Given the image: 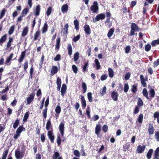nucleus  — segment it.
Here are the masks:
<instances>
[{"mask_svg":"<svg viewBox=\"0 0 159 159\" xmlns=\"http://www.w3.org/2000/svg\"><path fill=\"white\" fill-rule=\"evenodd\" d=\"M26 150V148L24 146H23L20 150L17 149L15 152V156L17 159H20L24 156Z\"/></svg>","mask_w":159,"mask_h":159,"instance_id":"f257e3e1","label":"nucleus"},{"mask_svg":"<svg viewBox=\"0 0 159 159\" xmlns=\"http://www.w3.org/2000/svg\"><path fill=\"white\" fill-rule=\"evenodd\" d=\"M34 96L35 93H32L26 98L25 102V104L26 105H29L33 102Z\"/></svg>","mask_w":159,"mask_h":159,"instance_id":"f03ea898","label":"nucleus"},{"mask_svg":"<svg viewBox=\"0 0 159 159\" xmlns=\"http://www.w3.org/2000/svg\"><path fill=\"white\" fill-rule=\"evenodd\" d=\"M90 10L92 13H97L98 10V4L97 2H94L93 5L90 7Z\"/></svg>","mask_w":159,"mask_h":159,"instance_id":"7ed1b4c3","label":"nucleus"},{"mask_svg":"<svg viewBox=\"0 0 159 159\" xmlns=\"http://www.w3.org/2000/svg\"><path fill=\"white\" fill-rule=\"evenodd\" d=\"M139 30L137 25L134 23H133L131 26V31L130 35L133 36L134 34V32Z\"/></svg>","mask_w":159,"mask_h":159,"instance_id":"20e7f679","label":"nucleus"},{"mask_svg":"<svg viewBox=\"0 0 159 159\" xmlns=\"http://www.w3.org/2000/svg\"><path fill=\"white\" fill-rule=\"evenodd\" d=\"M105 16L104 14L101 13L98 15L95 18L93 19V22L95 23L100 20L103 19L105 18Z\"/></svg>","mask_w":159,"mask_h":159,"instance_id":"39448f33","label":"nucleus"},{"mask_svg":"<svg viewBox=\"0 0 159 159\" xmlns=\"http://www.w3.org/2000/svg\"><path fill=\"white\" fill-rule=\"evenodd\" d=\"M146 148L145 145L142 146L141 145H139L137 147L136 151L139 153H140L143 152Z\"/></svg>","mask_w":159,"mask_h":159,"instance_id":"423d86ee","label":"nucleus"},{"mask_svg":"<svg viewBox=\"0 0 159 159\" xmlns=\"http://www.w3.org/2000/svg\"><path fill=\"white\" fill-rule=\"evenodd\" d=\"M84 28L85 33L88 35H89L91 33V30L89 25H85L84 26Z\"/></svg>","mask_w":159,"mask_h":159,"instance_id":"0eeeda50","label":"nucleus"},{"mask_svg":"<svg viewBox=\"0 0 159 159\" xmlns=\"http://www.w3.org/2000/svg\"><path fill=\"white\" fill-rule=\"evenodd\" d=\"M65 124L64 123H61L59 127V129L61 134L62 137L64 135V129Z\"/></svg>","mask_w":159,"mask_h":159,"instance_id":"6e6552de","label":"nucleus"},{"mask_svg":"<svg viewBox=\"0 0 159 159\" xmlns=\"http://www.w3.org/2000/svg\"><path fill=\"white\" fill-rule=\"evenodd\" d=\"M29 32V28L28 26H26L23 28L21 33V36L24 37L28 34Z\"/></svg>","mask_w":159,"mask_h":159,"instance_id":"1a4fd4ad","label":"nucleus"},{"mask_svg":"<svg viewBox=\"0 0 159 159\" xmlns=\"http://www.w3.org/2000/svg\"><path fill=\"white\" fill-rule=\"evenodd\" d=\"M111 97L113 100L115 101L118 100V94L117 92L113 91L111 94Z\"/></svg>","mask_w":159,"mask_h":159,"instance_id":"9d476101","label":"nucleus"},{"mask_svg":"<svg viewBox=\"0 0 159 159\" xmlns=\"http://www.w3.org/2000/svg\"><path fill=\"white\" fill-rule=\"evenodd\" d=\"M66 89L67 87L66 85L65 84H63L61 89V95L62 96H64L65 94Z\"/></svg>","mask_w":159,"mask_h":159,"instance_id":"9b49d317","label":"nucleus"},{"mask_svg":"<svg viewBox=\"0 0 159 159\" xmlns=\"http://www.w3.org/2000/svg\"><path fill=\"white\" fill-rule=\"evenodd\" d=\"M13 54L12 53L10 54L9 57H8L5 61V64L10 65L11 64L10 61L12 60Z\"/></svg>","mask_w":159,"mask_h":159,"instance_id":"f8f14e48","label":"nucleus"},{"mask_svg":"<svg viewBox=\"0 0 159 159\" xmlns=\"http://www.w3.org/2000/svg\"><path fill=\"white\" fill-rule=\"evenodd\" d=\"M154 129L153 125L151 124H149L148 128V132L149 135L152 134L154 132Z\"/></svg>","mask_w":159,"mask_h":159,"instance_id":"ddd939ff","label":"nucleus"},{"mask_svg":"<svg viewBox=\"0 0 159 159\" xmlns=\"http://www.w3.org/2000/svg\"><path fill=\"white\" fill-rule=\"evenodd\" d=\"M80 96V99L81 100V103L82 107H84V108H85L86 106V104L84 97L82 95H81Z\"/></svg>","mask_w":159,"mask_h":159,"instance_id":"4468645a","label":"nucleus"},{"mask_svg":"<svg viewBox=\"0 0 159 159\" xmlns=\"http://www.w3.org/2000/svg\"><path fill=\"white\" fill-rule=\"evenodd\" d=\"M48 135L52 143H53L54 142V136L53 135V133L51 131H48Z\"/></svg>","mask_w":159,"mask_h":159,"instance_id":"2eb2a0df","label":"nucleus"},{"mask_svg":"<svg viewBox=\"0 0 159 159\" xmlns=\"http://www.w3.org/2000/svg\"><path fill=\"white\" fill-rule=\"evenodd\" d=\"M68 9V5L66 4L63 5L61 8V11L63 13L67 12Z\"/></svg>","mask_w":159,"mask_h":159,"instance_id":"dca6fc26","label":"nucleus"},{"mask_svg":"<svg viewBox=\"0 0 159 159\" xmlns=\"http://www.w3.org/2000/svg\"><path fill=\"white\" fill-rule=\"evenodd\" d=\"M25 55V52L23 51L21 52V54L18 60L20 62H21L23 60Z\"/></svg>","mask_w":159,"mask_h":159,"instance_id":"f3484780","label":"nucleus"},{"mask_svg":"<svg viewBox=\"0 0 159 159\" xmlns=\"http://www.w3.org/2000/svg\"><path fill=\"white\" fill-rule=\"evenodd\" d=\"M58 71V68L57 66H52L51 70V75H53L56 73Z\"/></svg>","mask_w":159,"mask_h":159,"instance_id":"a211bd4d","label":"nucleus"},{"mask_svg":"<svg viewBox=\"0 0 159 159\" xmlns=\"http://www.w3.org/2000/svg\"><path fill=\"white\" fill-rule=\"evenodd\" d=\"M40 11V8L39 5H38L36 6V9L34 11L36 16H39Z\"/></svg>","mask_w":159,"mask_h":159,"instance_id":"6ab92c4d","label":"nucleus"},{"mask_svg":"<svg viewBox=\"0 0 159 159\" xmlns=\"http://www.w3.org/2000/svg\"><path fill=\"white\" fill-rule=\"evenodd\" d=\"M48 25L47 23L46 22L42 29V33L43 34L45 33L48 30Z\"/></svg>","mask_w":159,"mask_h":159,"instance_id":"aec40b11","label":"nucleus"},{"mask_svg":"<svg viewBox=\"0 0 159 159\" xmlns=\"http://www.w3.org/2000/svg\"><path fill=\"white\" fill-rule=\"evenodd\" d=\"M13 41V38L11 37H10L9 38V40L7 44V49H8L11 45V43Z\"/></svg>","mask_w":159,"mask_h":159,"instance_id":"412c9836","label":"nucleus"},{"mask_svg":"<svg viewBox=\"0 0 159 159\" xmlns=\"http://www.w3.org/2000/svg\"><path fill=\"white\" fill-rule=\"evenodd\" d=\"M67 49L68 50V54L71 56L72 54V49L71 45L70 44H68L67 47Z\"/></svg>","mask_w":159,"mask_h":159,"instance_id":"4be33fe9","label":"nucleus"},{"mask_svg":"<svg viewBox=\"0 0 159 159\" xmlns=\"http://www.w3.org/2000/svg\"><path fill=\"white\" fill-rule=\"evenodd\" d=\"M94 62L95 65V68L97 70L99 69L100 68L101 66L98 60L96 59L94 60Z\"/></svg>","mask_w":159,"mask_h":159,"instance_id":"5701e85b","label":"nucleus"},{"mask_svg":"<svg viewBox=\"0 0 159 159\" xmlns=\"http://www.w3.org/2000/svg\"><path fill=\"white\" fill-rule=\"evenodd\" d=\"M25 128L22 126H20L17 129L16 131V133L20 134V133L23 131H25Z\"/></svg>","mask_w":159,"mask_h":159,"instance_id":"b1692460","label":"nucleus"},{"mask_svg":"<svg viewBox=\"0 0 159 159\" xmlns=\"http://www.w3.org/2000/svg\"><path fill=\"white\" fill-rule=\"evenodd\" d=\"M101 130V126L100 125H97L96 126L95 133L96 134H98Z\"/></svg>","mask_w":159,"mask_h":159,"instance_id":"393cba45","label":"nucleus"},{"mask_svg":"<svg viewBox=\"0 0 159 159\" xmlns=\"http://www.w3.org/2000/svg\"><path fill=\"white\" fill-rule=\"evenodd\" d=\"M114 31V30L113 28H111L109 30L107 34V36L109 38H110L113 35Z\"/></svg>","mask_w":159,"mask_h":159,"instance_id":"a878e982","label":"nucleus"},{"mask_svg":"<svg viewBox=\"0 0 159 159\" xmlns=\"http://www.w3.org/2000/svg\"><path fill=\"white\" fill-rule=\"evenodd\" d=\"M140 79L141 80V83L142 85L144 87H145L146 86V84L145 82L144 79L143 77V76L141 75H140Z\"/></svg>","mask_w":159,"mask_h":159,"instance_id":"bb28decb","label":"nucleus"},{"mask_svg":"<svg viewBox=\"0 0 159 159\" xmlns=\"http://www.w3.org/2000/svg\"><path fill=\"white\" fill-rule=\"evenodd\" d=\"M108 70V71L109 76L111 78L113 77L114 75V72L112 69L111 68H109Z\"/></svg>","mask_w":159,"mask_h":159,"instance_id":"cd10ccee","label":"nucleus"},{"mask_svg":"<svg viewBox=\"0 0 159 159\" xmlns=\"http://www.w3.org/2000/svg\"><path fill=\"white\" fill-rule=\"evenodd\" d=\"M40 35V32L39 31H37L35 33L34 37V40H36L38 39V38Z\"/></svg>","mask_w":159,"mask_h":159,"instance_id":"c85d7f7f","label":"nucleus"},{"mask_svg":"<svg viewBox=\"0 0 159 159\" xmlns=\"http://www.w3.org/2000/svg\"><path fill=\"white\" fill-rule=\"evenodd\" d=\"M7 35L6 34H4L2 36L0 39V43H2L5 42L7 39Z\"/></svg>","mask_w":159,"mask_h":159,"instance_id":"c756f323","label":"nucleus"},{"mask_svg":"<svg viewBox=\"0 0 159 159\" xmlns=\"http://www.w3.org/2000/svg\"><path fill=\"white\" fill-rule=\"evenodd\" d=\"M143 93L144 96H145L148 99H149L148 92L146 89H144L143 90Z\"/></svg>","mask_w":159,"mask_h":159,"instance_id":"7c9ffc66","label":"nucleus"},{"mask_svg":"<svg viewBox=\"0 0 159 159\" xmlns=\"http://www.w3.org/2000/svg\"><path fill=\"white\" fill-rule=\"evenodd\" d=\"M153 150L152 149H150L148 152L147 157L148 159H150L151 157V156L153 152Z\"/></svg>","mask_w":159,"mask_h":159,"instance_id":"2f4dec72","label":"nucleus"},{"mask_svg":"<svg viewBox=\"0 0 159 159\" xmlns=\"http://www.w3.org/2000/svg\"><path fill=\"white\" fill-rule=\"evenodd\" d=\"M75 28L77 30H79V22L77 20H75L74 22Z\"/></svg>","mask_w":159,"mask_h":159,"instance_id":"473e14b6","label":"nucleus"},{"mask_svg":"<svg viewBox=\"0 0 159 159\" xmlns=\"http://www.w3.org/2000/svg\"><path fill=\"white\" fill-rule=\"evenodd\" d=\"M79 57V52H77L75 53L74 56V59L75 61H77Z\"/></svg>","mask_w":159,"mask_h":159,"instance_id":"72a5a7b5","label":"nucleus"},{"mask_svg":"<svg viewBox=\"0 0 159 159\" xmlns=\"http://www.w3.org/2000/svg\"><path fill=\"white\" fill-rule=\"evenodd\" d=\"M143 114H140L137 119V121H138L139 123H141L143 122Z\"/></svg>","mask_w":159,"mask_h":159,"instance_id":"f704fd0d","label":"nucleus"},{"mask_svg":"<svg viewBox=\"0 0 159 159\" xmlns=\"http://www.w3.org/2000/svg\"><path fill=\"white\" fill-rule=\"evenodd\" d=\"M6 10L5 9H3L0 12V19H2L5 15Z\"/></svg>","mask_w":159,"mask_h":159,"instance_id":"c9c22d12","label":"nucleus"},{"mask_svg":"<svg viewBox=\"0 0 159 159\" xmlns=\"http://www.w3.org/2000/svg\"><path fill=\"white\" fill-rule=\"evenodd\" d=\"M29 11V9L28 8H26L24 9L21 13V15L25 16H26L27 13Z\"/></svg>","mask_w":159,"mask_h":159,"instance_id":"e433bc0d","label":"nucleus"},{"mask_svg":"<svg viewBox=\"0 0 159 159\" xmlns=\"http://www.w3.org/2000/svg\"><path fill=\"white\" fill-rule=\"evenodd\" d=\"M15 28V26L14 25L11 27L8 31V34L9 35H11L13 34L14 30Z\"/></svg>","mask_w":159,"mask_h":159,"instance_id":"4c0bfd02","label":"nucleus"},{"mask_svg":"<svg viewBox=\"0 0 159 159\" xmlns=\"http://www.w3.org/2000/svg\"><path fill=\"white\" fill-rule=\"evenodd\" d=\"M149 93L150 95V96L152 98H153L154 97L155 92L153 89H151L149 91Z\"/></svg>","mask_w":159,"mask_h":159,"instance_id":"58836bf2","label":"nucleus"},{"mask_svg":"<svg viewBox=\"0 0 159 159\" xmlns=\"http://www.w3.org/2000/svg\"><path fill=\"white\" fill-rule=\"evenodd\" d=\"M88 67V62L85 63L82 67V70L84 72L87 71V68Z\"/></svg>","mask_w":159,"mask_h":159,"instance_id":"ea45409f","label":"nucleus"},{"mask_svg":"<svg viewBox=\"0 0 159 159\" xmlns=\"http://www.w3.org/2000/svg\"><path fill=\"white\" fill-rule=\"evenodd\" d=\"M87 97L88 100L90 102H92L93 101L92 94L91 92H89L88 93Z\"/></svg>","mask_w":159,"mask_h":159,"instance_id":"a19ab883","label":"nucleus"},{"mask_svg":"<svg viewBox=\"0 0 159 159\" xmlns=\"http://www.w3.org/2000/svg\"><path fill=\"white\" fill-rule=\"evenodd\" d=\"M131 91L134 93H135L137 91V86L136 85L134 84L132 86Z\"/></svg>","mask_w":159,"mask_h":159,"instance_id":"79ce46f5","label":"nucleus"},{"mask_svg":"<svg viewBox=\"0 0 159 159\" xmlns=\"http://www.w3.org/2000/svg\"><path fill=\"white\" fill-rule=\"evenodd\" d=\"M8 152V150H5L3 153L2 159H6Z\"/></svg>","mask_w":159,"mask_h":159,"instance_id":"37998d69","label":"nucleus"},{"mask_svg":"<svg viewBox=\"0 0 159 159\" xmlns=\"http://www.w3.org/2000/svg\"><path fill=\"white\" fill-rule=\"evenodd\" d=\"M60 154L58 152H54V154L52 156L53 159H57V158L59 157Z\"/></svg>","mask_w":159,"mask_h":159,"instance_id":"c03bdc74","label":"nucleus"},{"mask_svg":"<svg viewBox=\"0 0 159 159\" xmlns=\"http://www.w3.org/2000/svg\"><path fill=\"white\" fill-rule=\"evenodd\" d=\"M82 88L83 89V93H85L87 90V86L84 82H83L82 84Z\"/></svg>","mask_w":159,"mask_h":159,"instance_id":"a18cd8bd","label":"nucleus"},{"mask_svg":"<svg viewBox=\"0 0 159 159\" xmlns=\"http://www.w3.org/2000/svg\"><path fill=\"white\" fill-rule=\"evenodd\" d=\"M151 44L152 46H155L157 44H159V39L154 40L152 42Z\"/></svg>","mask_w":159,"mask_h":159,"instance_id":"49530a36","label":"nucleus"},{"mask_svg":"<svg viewBox=\"0 0 159 159\" xmlns=\"http://www.w3.org/2000/svg\"><path fill=\"white\" fill-rule=\"evenodd\" d=\"M51 126V122L50 120L48 121L46 126V129L47 130H48L49 129L50 127Z\"/></svg>","mask_w":159,"mask_h":159,"instance_id":"de8ad7c7","label":"nucleus"},{"mask_svg":"<svg viewBox=\"0 0 159 159\" xmlns=\"http://www.w3.org/2000/svg\"><path fill=\"white\" fill-rule=\"evenodd\" d=\"M61 111V107L59 106H57L55 109V112L56 113L60 114Z\"/></svg>","mask_w":159,"mask_h":159,"instance_id":"09e8293b","label":"nucleus"},{"mask_svg":"<svg viewBox=\"0 0 159 159\" xmlns=\"http://www.w3.org/2000/svg\"><path fill=\"white\" fill-rule=\"evenodd\" d=\"M48 110L47 107H45L43 111V117L46 118L47 117V113Z\"/></svg>","mask_w":159,"mask_h":159,"instance_id":"8fccbe9b","label":"nucleus"},{"mask_svg":"<svg viewBox=\"0 0 159 159\" xmlns=\"http://www.w3.org/2000/svg\"><path fill=\"white\" fill-rule=\"evenodd\" d=\"M60 38H58L57 40V42L56 45V48L58 49L60 47Z\"/></svg>","mask_w":159,"mask_h":159,"instance_id":"3c124183","label":"nucleus"},{"mask_svg":"<svg viewBox=\"0 0 159 159\" xmlns=\"http://www.w3.org/2000/svg\"><path fill=\"white\" fill-rule=\"evenodd\" d=\"M151 48V45L149 44H147L145 46V50L146 52L149 51Z\"/></svg>","mask_w":159,"mask_h":159,"instance_id":"603ef678","label":"nucleus"},{"mask_svg":"<svg viewBox=\"0 0 159 159\" xmlns=\"http://www.w3.org/2000/svg\"><path fill=\"white\" fill-rule=\"evenodd\" d=\"M69 27V25L68 24L65 25L64 28V30H66L65 32H64V34H67L68 32V29Z\"/></svg>","mask_w":159,"mask_h":159,"instance_id":"864d4df0","label":"nucleus"},{"mask_svg":"<svg viewBox=\"0 0 159 159\" xmlns=\"http://www.w3.org/2000/svg\"><path fill=\"white\" fill-rule=\"evenodd\" d=\"M19 121L18 120H17L15 122L13 125V127L14 129H16L19 125Z\"/></svg>","mask_w":159,"mask_h":159,"instance_id":"5fc2aeb1","label":"nucleus"},{"mask_svg":"<svg viewBox=\"0 0 159 159\" xmlns=\"http://www.w3.org/2000/svg\"><path fill=\"white\" fill-rule=\"evenodd\" d=\"M29 116V113L28 112H27L25 114V115L24 116L23 120L24 122H25L27 121V119L28 118Z\"/></svg>","mask_w":159,"mask_h":159,"instance_id":"6e6d98bb","label":"nucleus"},{"mask_svg":"<svg viewBox=\"0 0 159 159\" xmlns=\"http://www.w3.org/2000/svg\"><path fill=\"white\" fill-rule=\"evenodd\" d=\"M138 105L139 106H142L143 104V101L142 100V99L140 98H139L138 102Z\"/></svg>","mask_w":159,"mask_h":159,"instance_id":"4d7b16f0","label":"nucleus"},{"mask_svg":"<svg viewBox=\"0 0 159 159\" xmlns=\"http://www.w3.org/2000/svg\"><path fill=\"white\" fill-rule=\"evenodd\" d=\"M28 61H25L24 65V69L26 71V70L28 67Z\"/></svg>","mask_w":159,"mask_h":159,"instance_id":"13d9d810","label":"nucleus"},{"mask_svg":"<svg viewBox=\"0 0 159 159\" xmlns=\"http://www.w3.org/2000/svg\"><path fill=\"white\" fill-rule=\"evenodd\" d=\"M129 89V86L127 84H125L124 85V91L125 93L128 92Z\"/></svg>","mask_w":159,"mask_h":159,"instance_id":"bf43d9fd","label":"nucleus"},{"mask_svg":"<svg viewBox=\"0 0 159 159\" xmlns=\"http://www.w3.org/2000/svg\"><path fill=\"white\" fill-rule=\"evenodd\" d=\"M73 71L75 73H77L78 71V68L75 65H73L72 66Z\"/></svg>","mask_w":159,"mask_h":159,"instance_id":"052dcab7","label":"nucleus"},{"mask_svg":"<svg viewBox=\"0 0 159 159\" xmlns=\"http://www.w3.org/2000/svg\"><path fill=\"white\" fill-rule=\"evenodd\" d=\"M52 12V7H49L46 11V14L47 16L50 15Z\"/></svg>","mask_w":159,"mask_h":159,"instance_id":"680f3d73","label":"nucleus"},{"mask_svg":"<svg viewBox=\"0 0 159 159\" xmlns=\"http://www.w3.org/2000/svg\"><path fill=\"white\" fill-rule=\"evenodd\" d=\"M140 107L138 106H136L135 108L134 113V114H136L138 113L139 111Z\"/></svg>","mask_w":159,"mask_h":159,"instance_id":"e2e57ef3","label":"nucleus"},{"mask_svg":"<svg viewBox=\"0 0 159 159\" xmlns=\"http://www.w3.org/2000/svg\"><path fill=\"white\" fill-rule=\"evenodd\" d=\"M57 142L58 145H60L61 143V138L59 135L57 136Z\"/></svg>","mask_w":159,"mask_h":159,"instance_id":"0e129e2a","label":"nucleus"},{"mask_svg":"<svg viewBox=\"0 0 159 159\" xmlns=\"http://www.w3.org/2000/svg\"><path fill=\"white\" fill-rule=\"evenodd\" d=\"M74 154L76 157H79L80 156V154L79 152L77 150H75L74 152Z\"/></svg>","mask_w":159,"mask_h":159,"instance_id":"69168bd1","label":"nucleus"},{"mask_svg":"<svg viewBox=\"0 0 159 159\" xmlns=\"http://www.w3.org/2000/svg\"><path fill=\"white\" fill-rule=\"evenodd\" d=\"M107 75L106 74H103L102 75L101 77V80L102 81L106 80L107 77Z\"/></svg>","mask_w":159,"mask_h":159,"instance_id":"338daca9","label":"nucleus"},{"mask_svg":"<svg viewBox=\"0 0 159 159\" xmlns=\"http://www.w3.org/2000/svg\"><path fill=\"white\" fill-rule=\"evenodd\" d=\"M155 138L157 141H159V132H156L155 133Z\"/></svg>","mask_w":159,"mask_h":159,"instance_id":"774afa93","label":"nucleus"}]
</instances>
